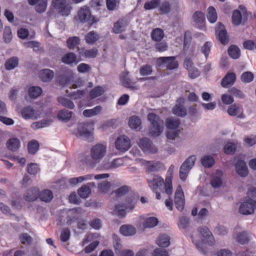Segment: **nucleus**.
<instances>
[{"mask_svg":"<svg viewBox=\"0 0 256 256\" xmlns=\"http://www.w3.org/2000/svg\"><path fill=\"white\" fill-rule=\"evenodd\" d=\"M52 5L62 16H68L72 10L68 0H52Z\"/></svg>","mask_w":256,"mask_h":256,"instance_id":"nucleus-5","label":"nucleus"},{"mask_svg":"<svg viewBox=\"0 0 256 256\" xmlns=\"http://www.w3.org/2000/svg\"><path fill=\"white\" fill-rule=\"evenodd\" d=\"M256 210V201L248 198L242 202L240 206L239 212L244 215H250L253 214Z\"/></svg>","mask_w":256,"mask_h":256,"instance_id":"nucleus-7","label":"nucleus"},{"mask_svg":"<svg viewBox=\"0 0 256 256\" xmlns=\"http://www.w3.org/2000/svg\"><path fill=\"white\" fill-rule=\"evenodd\" d=\"M72 112L66 109H62L60 110L58 114V118L59 120L68 122L72 116Z\"/></svg>","mask_w":256,"mask_h":256,"instance_id":"nucleus-39","label":"nucleus"},{"mask_svg":"<svg viewBox=\"0 0 256 256\" xmlns=\"http://www.w3.org/2000/svg\"><path fill=\"white\" fill-rule=\"evenodd\" d=\"M49 120H44L39 122H33L31 124L30 127L33 130H37L49 126L51 122Z\"/></svg>","mask_w":256,"mask_h":256,"instance_id":"nucleus-45","label":"nucleus"},{"mask_svg":"<svg viewBox=\"0 0 256 256\" xmlns=\"http://www.w3.org/2000/svg\"><path fill=\"white\" fill-rule=\"evenodd\" d=\"M207 18L211 23H214L216 21L218 18L217 14L214 7L210 6L208 8Z\"/></svg>","mask_w":256,"mask_h":256,"instance_id":"nucleus-48","label":"nucleus"},{"mask_svg":"<svg viewBox=\"0 0 256 256\" xmlns=\"http://www.w3.org/2000/svg\"><path fill=\"white\" fill-rule=\"evenodd\" d=\"M107 152L106 145L98 144L92 146L90 152V159L86 162L90 166H95L105 156Z\"/></svg>","mask_w":256,"mask_h":256,"instance_id":"nucleus-2","label":"nucleus"},{"mask_svg":"<svg viewBox=\"0 0 256 256\" xmlns=\"http://www.w3.org/2000/svg\"><path fill=\"white\" fill-rule=\"evenodd\" d=\"M20 238L22 244L25 245H28L32 242V237L26 233L21 234L20 236Z\"/></svg>","mask_w":256,"mask_h":256,"instance_id":"nucleus-64","label":"nucleus"},{"mask_svg":"<svg viewBox=\"0 0 256 256\" xmlns=\"http://www.w3.org/2000/svg\"><path fill=\"white\" fill-rule=\"evenodd\" d=\"M192 238L196 246L203 254L206 253L204 244L213 246L215 243L214 238L212 232L206 226L199 228L198 230V236H192Z\"/></svg>","mask_w":256,"mask_h":256,"instance_id":"nucleus-1","label":"nucleus"},{"mask_svg":"<svg viewBox=\"0 0 256 256\" xmlns=\"http://www.w3.org/2000/svg\"><path fill=\"white\" fill-rule=\"evenodd\" d=\"M134 204L135 202H133L129 206L120 204L116 205L114 206V212L121 218L124 217L126 214L125 210L129 209L130 210H132L134 208Z\"/></svg>","mask_w":256,"mask_h":256,"instance_id":"nucleus-21","label":"nucleus"},{"mask_svg":"<svg viewBox=\"0 0 256 256\" xmlns=\"http://www.w3.org/2000/svg\"><path fill=\"white\" fill-rule=\"evenodd\" d=\"M172 176H168L166 178L164 184L165 192L168 195H171L172 193Z\"/></svg>","mask_w":256,"mask_h":256,"instance_id":"nucleus-55","label":"nucleus"},{"mask_svg":"<svg viewBox=\"0 0 256 256\" xmlns=\"http://www.w3.org/2000/svg\"><path fill=\"white\" fill-rule=\"evenodd\" d=\"M240 8L242 11L241 13L238 10H235L232 14V20L234 25H239L242 21L244 22L246 20V12L245 8L243 6H240Z\"/></svg>","mask_w":256,"mask_h":256,"instance_id":"nucleus-15","label":"nucleus"},{"mask_svg":"<svg viewBox=\"0 0 256 256\" xmlns=\"http://www.w3.org/2000/svg\"><path fill=\"white\" fill-rule=\"evenodd\" d=\"M20 144V141L17 138H10L6 142V146L8 150L13 152L16 151L19 148Z\"/></svg>","mask_w":256,"mask_h":256,"instance_id":"nucleus-37","label":"nucleus"},{"mask_svg":"<svg viewBox=\"0 0 256 256\" xmlns=\"http://www.w3.org/2000/svg\"><path fill=\"white\" fill-rule=\"evenodd\" d=\"M92 126L88 124H80L78 127V134L80 137L87 140L92 138Z\"/></svg>","mask_w":256,"mask_h":256,"instance_id":"nucleus-11","label":"nucleus"},{"mask_svg":"<svg viewBox=\"0 0 256 256\" xmlns=\"http://www.w3.org/2000/svg\"><path fill=\"white\" fill-rule=\"evenodd\" d=\"M174 203L178 210L182 211L184 210L185 204L184 196L180 186H178L175 192Z\"/></svg>","mask_w":256,"mask_h":256,"instance_id":"nucleus-14","label":"nucleus"},{"mask_svg":"<svg viewBox=\"0 0 256 256\" xmlns=\"http://www.w3.org/2000/svg\"><path fill=\"white\" fill-rule=\"evenodd\" d=\"M80 44V38L77 36H72L68 38L66 40L67 46L73 50Z\"/></svg>","mask_w":256,"mask_h":256,"instance_id":"nucleus-50","label":"nucleus"},{"mask_svg":"<svg viewBox=\"0 0 256 256\" xmlns=\"http://www.w3.org/2000/svg\"><path fill=\"white\" fill-rule=\"evenodd\" d=\"M120 232L126 236H130L134 235L136 232V228L130 224H124L120 228Z\"/></svg>","mask_w":256,"mask_h":256,"instance_id":"nucleus-25","label":"nucleus"},{"mask_svg":"<svg viewBox=\"0 0 256 256\" xmlns=\"http://www.w3.org/2000/svg\"><path fill=\"white\" fill-rule=\"evenodd\" d=\"M236 149V144L232 142H227L224 147V151L226 154H234Z\"/></svg>","mask_w":256,"mask_h":256,"instance_id":"nucleus-58","label":"nucleus"},{"mask_svg":"<svg viewBox=\"0 0 256 256\" xmlns=\"http://www.w3.org/2000/svg\"><path fill=\"white\" fill-rule=\"evenodd\" d=\"M98 34L93 31L90 32L86 36V42L88 44H92L98 39Z\"/></svg>","mask_w":256,"mask_h":256,"instance_id":"nucleus-57","label":"nucleus"},{"mask_svg":"<svg viewBox=\"0 0 256 256\" xmlns=\"http://www.w3.org/2000/svg\"><path fill=\"white\" fill-rule=\"evenodd\" d=\"M21 116L26 120L38 118L34 108L31 106H26L22 108L21 110Z\"/></svg>","mask_w":256,"mask_h":256,"instance_id":"nucleus-20","label":"nucleus"},{"mask_svg":"<svg viewBox=\"0 0 256 256\" xmlns=\"http://www.w3.org/2000/svg\"><path fill=\"white\" fill-rule=\"evenodd\" d=\"M74 19L80 24L90 22V24H92L97 22L96 18L92 16L90 8L86 6H84L78 8Z\"/></svg>","mask_w":256,"mask_h":256,"instance_id":"nucleus-4","label":"nucleus"},{"mask_svg":"<svg viewBox=\"0 0 256 256\" xmlns=\"http://www.w3.org/2000/svg\"><path fill=\"white\" fill-rule=\"evenodd\" d=\"M98 188L99 192L103 193H107L110 191L111 185L108 181L104 180L98 184Z\"/></svg>","mask_w":256,"mask_h":256,"instance_id":"nucleus-49","label":"nucleus"},{"mask_svg":"<svg viewBox=\"0 0 256 256\" xmlns=\"http://www.w3.org/2000/svg\"><path fill=\"white\" fill-rule=\"evenodd\" d=\"M102 110L100 106H97L92 109L86 110L83 112V114L86 117H92L100 114Z\"/></svg>","mask_w":256,"mask_h":256,"instance_id":"nucleus-31","label":"nucleus"},{"mask_svg":"<svg viewBox=\"0 0 256 256\" xmlns=\"http://www.w3.org/2000/svg\"><path fill=\"white\" fill-rule=\"evenodd\" d=\"M159 222L157 218L150 216L147 218L143 223V226L145 228H151L156 226Z\"/></svg>","mask_w":256,"mask_h":256,"instance_id":"nucleus-34","label":"nucleus"},{"mask_svg":"<svg viewBox=\"0 0 256 256\" xmlns=\"http://www.w3.org/2000/svg\"><path fill=\"white\" fill-rule=\"evenodd\" d=\"M160 0H151L144 4V8L146 10H150L156 8L160 4Z\"/></svg>","mask_w":256,"mask_h":256,"instance_id":"nucleus-63","label":"nucleus"},{"mask_svg":"<svg viewBox=\"0 0 256 256\" xmlns=\"http://www.w3.org/2000/svg\"><path fill=\"white\" fill-rule=\"evenodd\" d=\"M156 64L158 66L165 67L168 70L176 68L178 64L174 56L160 57L156 60Z\"/></svg>","mask_w":256,"mask_h":256,"instance_id":"nucleus-8","label":"nucleus"},{"mask_svg":"<svg viewBox=\"0 0 256 256\" xmlns=\"http://www.w3.org/2000/svg\"><path fill=\"white\" fill-rule=\"evenodd\" d=\"M156 243L160 247H168L170 244V238L166 234H162L158 236Z\"/></svg>","mask_w":256,"mask_h":256,"instance_id":"nucleus-35","label":"nucleus"},{"mask_svg":"<svg viewBox=\"0 0 256 256\" xmlns=\"http://www.w3.org/2000/svg\"><path fill=\"white\" fill-rule=\"evenodd\" d=\"M78 194L81 198H86L91 194V190L88 186L83 184L78 189Z\"/></svg>","mask_w":256,"mask_h":256,"instance_id":"nucleus-40","label":"nucleus"},{"mask_svg":"<svg viewBox=\"0 0 256 256\" xmlns=\"http://www.w3.org/2000/svg\"><path fill=\"white\" fill-rule=\"evenodd\" d=\"M114 144L116 149L121 152H126L131 146L130 138L124 135L120 136L117 138Z\"/></svg>","mask_w":256,"mask_h":256,"instance_id":"nucleus-9","label":"nucleus"},{"mask_svg":"<svg viewBox=\"0 0 256 256\" xmlns=\"http://www.w3.org/2000/svg\"><path fill=\"white\" fill-rule=\"evenodd\" d=\"M48 0H40L37 2L35 9L37 12L42 13L46 9Z\"/></svg>","mask_w":256,"mask_h":256,"instance_id":"nucleus-51","label":"nucleus"},{"mask_svg":"<svg viewBox=\"0 0 256 256\" xmlns=\"http://www.w3.org/2000/svg\"><path fill=\"white\" fill-rule=\"evenodd\" d=\"M201 164L205 168H211L214 164V160L210 156H204L201 159Z\"/></svg>","mask_w":256,"mask_h":256,"instance_id":"nucleus-47","label":"nucleus"},{"mask_svg":"<svg viewBox=\"0 0 256 256\" xmlns=\"http://www.w3.org/2000/svg\"><path fill=\"white\" fill-rule=\"evenodd\" d=\"M18 59L17 57H12L8 59L5 63V68L7 70L14 68L18 66Z\"/></svg>","mask_w":256,"mask_h":256,"instance_id":"nucleus-44","label":"nucleus"},{"mask_svg":"<svg viewBox=\"0 0 256 256\" xmlns=\"http://www.w3.org/2000/svg\"><path fill=\"white\" fill-rule=\"evenodd\" d=\"M236 80V75L234 73H228L222 79L221 84L224 88H228L232 85Z\"/></svg>","mask_w":256,"mask_h":256,"instance_id":"nucleus-24","label":"nucleus"},{"mask_svg":"<svg viewBox=\"0 0 256 256\" xmlns=\"http://www.w3.org/2000/svg\"><path fill=\"white\" fill-rule=\"evenodd\" d=\"M148 119L151 124L148 135L152 137H156L161 134L164 130V122L154 113H150Z\"/></svg>","mask_w":256,"mask_h":256,"instance_id":"nucleus-3","label":"nucleus"},{"mask_svg":"<svg viewBox=\"0 0 256 256\" xmlns=\"http://www.w3.org/2000/svg\"><path fill=\"white\" fill-rule=\"evenodd\" d=\"M164 36V32L160 28H156L152 30L151 33V37L153 40L156 42L160 41Z\"/></svg>","mask_w":256,"mask_h":256,"instance_id":"nucleus-42","label":"nucleus"},{"mask_svg":"<svg viewBox=\"0 0 256 256\" xmlns=\"http://www.w3.org/2000/svg\"><path fill=\"white\" fill-rule=\"evenodd\" d=\"M254 78V74L250 72H246L242 74L240 80L244 83L251 82Z\"/></svg>","mask_w":256,"mask_h":256,"instance_id":"nucleus-61","label":"nucleus"},{"mask_svg":"<svg viewBox=\"0 0 256 256\" xmlns=\"http://www.w3.org/2000/svg\"><path fill=\"white\" fill-rule=\"evenodd\" d=\"M54 76V73L52 70L50 69H44L41 70L40 72V78L44 82L50 81Z\"/></svg>","mask_w":256,"mask_h":256,"instance_id":"nucleus-26","label":"nucleus"},{"mask_svg":"<svg viewBox=\"0 0 256 256\" xmlns=\"http://www.w3.org/2000/svg\"><path fill=\"white\" fill-rule=\"evenodd\" d=\"M78 50L79 54L82 56H84L88 58H94L98 54V50L96 48H93L90 50H86L84 48H78Z\"/></svg>","mask_w":256,"mask_h":256,"instance_id":"nucleus-23","label":"nucleus"},{"mask_svg":"<svg viewBox=\"0 0 256 256\" xmlns=\"http://www.w3.org/2000/svg\"><path fill=\"white\" fill-rule=\"evenodd\" d=\"M84 210L81 208L78 207L68 212L66 224L70 225L76 222L84 214Z\"/></svg>","mask_w":256,"mask_h":256,"instance_id":"nucleus-13","label":"nucleus"},{"mask_svg":"<svg viewBox=\"0 0 256 256\" xmlns=\"http://www.w3.org/2000/svg\"><path fill=\"white\" fill-rule=\"evenodd\" d=\"M28 152L34 154L39 148L38 142L36 140H32L28 143Z\"/></svg>","mask_w":256,"mask_h":256,"instance_id":"nucleus-52","label":"nucleus"},{"mask_svg":"<svg viewBox=\"0 0 256 256\" xmlns=\"http://www.w3.org/2000/svg\"><path fill=\"white\" fill-rule=\"evenodd\" d=\"M62 61L66 64H72L78 62L76 61V56L73 52H68L64 55L62 58Z\"/></svg>","mask_w":256,"mask_h":256,"instance_id":"nucleus-43","label":"nucleus"},{"mask_svg":"<svg viewBox=\"0 0 256 256\" xmlns=\"http://www.w3.org/2000/svg\"><path fill=\"white\" fill-rule=\"evenodd\" d=\"M227 112L229 115L239 118H244L246 117L242 108L236 104L230 105L228 108Z\"/></svg>","mask_w":256,"mask_h":256,"instance_id":"nucleus-19","label":"nucleus"},{"mask_svg":"<svg viewBox=\"0 0 256 256\" xmlns=\"http://www.w3.org/2000/svg\"><path fill=\"white\" fill-rule=\"evenodd\" d=\"M110 176V174H100L94 175L92 174H86L83 176H80V180L81 183L84 181L90 180L94 178L96 180L98 179H104L106 178H108Z\"/></svg>","mask_w":256,"mask_h":256,"instance_id":"nucleus-32","label":"nucleus"},{"mask_svg":"<svg viewBox=\"0 0 256 256\" xmlns=\"http://www.w3.org/2000/svg\"><path fill=\"white\" fill-rule=\"evenodd\" d=\"M192 20L197 24H202L205 20L204 15L200 12H196L192 16Z\"/></svg>","mask_w":256,"mask_h":256,"instance_id":"nucleus-60","label":"nucleus"},{"mask_svg":"<svg viewBox=\"0 0 256 256\" xmlns=\"http://www.w3.org/2000/svg\"><path fill=\"white\" fill-rule=\"evenodd\" d=\"M163 184V179L158 176H154L152 180L148 182L150 187L153 190L157 189L158 187L162 186Z\"/></svg>","mask_w":256,"mask_h":256,"instance_id":"nucleus-36","label":"nucleus"},{"mask_svg":"<svg viewBox=\"0 0 256 256\" xmlns=\"http://www.w3.org/2000/svg\"><path fill=\"white\" fill-rule=\"evenodd\" d=\"M196 159L194 155L190 156L182 164L180 170V177L182 180L186 179L190 170L194 165Z\"/></svg>","mask_w":256,"mask_h":256,"instance_id":"nucleus-6","label":"nucleus"},{"mask_svg":"<svg viewBox=\"0 0 256 256\" xmlns=\"http://www.w3.org/2000/svg\"><path fill=\"white\" fill-rule=\"evenodd\" d=\"M229 56L233 59H237L240 56V50L236 46H230L228 50Z\"/></svg>","mask_w":256,"mask_h":256,"instance_id":"nucleus-53","label":"nucleus"},{"mask_svg":"<svg viewBox=\"0 0 256 256\" xmlns=\"http://www.w3.org/2000/svg\"><path fill=\"white\" fill-rule=\"evenodd\" d=\"M234 162L236 173L241 177H246L248 170L245 162L240 158H234Z\"/></svg>","mask_w":256,"mask_h":256,"instance_id":"nucleus-10","label":"nucleus"},{"mask_svg":"<svg viewBox=\"0 0 256 256\" xmlns=\"http://www.w3.org/2000/svg\"><path fill=\"white\" fill-rule=\"evenodd\" d=\"M185 100L183 98H180L177 101V104L174 108L172 112L174 114L180 116H184L186 114V111L185 108L184 106V104Z\"/></svg>","mask_w":256,"mask_h":256,"instance_id":"nucleus-18","label":"nucleus"},{"mask_svg":"<svg viewBox=\"0 0 256 256\" xmlns=\"http://www.w3.org/2000/svg\"><path fill=\"white\" fill-rule=\"evenodd\" d=\"M124 160L122 158H116L110 162L104 164V167L106 170L116 168L124 164Z\"/></svg>","mask_w":256,"mask_h":256,"instance_id":"nucleus-27","label":"nucleus"},{"mask_svg":"<svg viewBox=\"0 0 256 256\" xmlns=\"http://www.w3.org/2000/svg\"><path fill=\"white\" fill-rule=\"evenodd\" d=\"M38 198L42 202H49L52 200L54 196L51 190L46 189L39 192Z\"/></svg>","mask_w":256,"mask_h":256,"instance_id":"nucleus-30","label":"nucleus"},{"mask_svg":"<svg viewBox=\"0 0 256 256\" xmlns=\"http://www.w3.org/2000/svg\"><path fill=\"white\" fill-rule=\"evenodd\" d=\"M234 238L240 244H244L249 240L248 234L246 232H242L234 236Z\"/></svg>","mask_w":256,"mask_h":256,"instance_id":"nucleus-38","label":"nucleus"},{"mask_svg":"<svg viewBox=\"0 0 256 256\" xmlns=\"http://www.w3.org/2000/svg\"><path fill=\"white\" fill-rule=\"evenodd\" d=\"M140 147L147 154H155L158 152L157 148L154 146L148 138L142 139L139 142Z\"/></svg>","mask_w":256,"mask_h":256,"instance_id":"nucleus-12","label":"nucleus"},{"mask_svg":"<svg viewBox=\"0 0 256 256\" xmlns=\"http://www.w3.org/2000/svg\"><path fill=\"white\" fill-rule=\"evenodd\" d=\"M57 100L60 104L67 108L72 110L75 107L74 104L72 100L64 96H58Z\"/></svg>","mask_w":256,"mask_h":256,"instance_id":"nucleus-33","label":"nucleus"},{"mask_svg":"<svg viewBox=\"0 0 256 256\" xmlns=\"http://www.w3.org/2000/svg\"><path fill=\"white\" fill-rule=\"evenodd\" d=\"M180 130H167L166 132V136L169 140H175L179 135Z\"/></svg>","mask_w":256,"mask_h":256,"instance_id":"nucleus-62","label":"nucleus"},{"mask_svg":"<svg viewBox=\"0 0 256 256\" xmlns=\"http://www.w3.org/2000/svg\"><path fill=\"white\" fill-rule=\"evenodd\" d=\"M104 92V89L102 86H96L90 90V96L92 99H94L102 96Z\"/></svg>","mask_w":256,"mask_h":256,"instance_id":"nucleus-46","label":"nucleus"},{"mask_svg":"<svg viewBox=\"0 0 256 256\" xmlns=\"http://www.w3.org/2000/svg\"><path fill=\"white\" fill-rule=\"evenodd\" d=\"M130 126L132 128H136L141 124V120L138 116H133L130 118Z\"/></svg>","mask_w":256,"mask_h":256,"instance_id":"nucleus-56","label":"nucleus"},{"mask_svg":"<svg viewBox=\"0 0 256 256\" xmlns=\"http://www.w3.org/2000/svg\"><path fill=\"white\" fill-rule=\"evenodd\" d=\"M39 194L38 188L34 187L27 190L24 194V198L27 202H34L38 199Z\"/></svg>","mask_w":256,"mask_h":256,"instance_id":"nucleus-17","label":"nucleus"},{"mask_svg":"<svg viewBox=\"0 0 256 256\" xmlns=\"http://www.w3.org/2000/svg\"><path fill=\"white\" fill-rule=\"evenodd\" d=\"M12 38L11 29L9 26H6L3 34L4 40L6 43H10Z\"/></svg>","mask_w":256,"mask_h":256,"instance_id":"nucleus-59","label":"nucleus"},{"mask_svg":"<svg viewBox=\"0 0 256 256\" xmlns=\"http://www.w3.org/2000/svg\"><path fill=\"white\" fill-rule=\"evenodd\" d=\"M222 171H218L214 174L210 180L211 184L213 188H217L222 184Z\"/></svg>","mask_w":256,"mask_h":256,"instance_id":"nucleus-28","label":"nucleus"},{"mask_svg":"<svg viewBox=\"0 0 256 256\" xmlns=\"http://www.w3.org/2000/svg\"><path fill=\"white\" fill-rule=\"evenodd\" d=\"M180 122L178 118H169L166 121V128L167 130H180L179 126Z\"/></svg>","mask_w":256,"mask_h":256,"instance_id":"nucleus-29","label":"nucleus"},{"mask_svg":"<svg viewBox=\"0 0 256 256\" xmlns=\"http://www.w3.org/2000/svg\"><path fill=\"white\" fill-rule=\"evenodd\" d=\"M126 26V22L122 19L119 20L114 23L113 30L116 34H120L124 30Z\"/></svg>","mask_w":256,"mask_h":256,"instance_id":"nucleus-41","label":"nucleus"},{"mask_svg":"<svg viewBox=\"0 0 256 256\" xmlns=\"http://www.w3.org/2000/svg\"><path fill=\"white\" fill-rule=\"evenodd\" d=\"M122 84L124 86L131 90H138L139 87L135 85V82H132L128 77V72H124L120 78Z\"/></svg>","mask_w":256,"mask_h":256,"instance_id":"nucleus-22","label":"nucleus"},{"mask_svg":"<svg viewBox=\"0 0 256 256\" xmlns=\"http://www.w3.org/2000/svg\"><path fill=\"white\" fill-rule=\"evenodd\" d=\"M216 32L220 41L222 44H225L228 42V36L224 25L220 23H218Z\"/></svg>","mask_w":256,"mask_h":256,"instance_id":"nucleus-16","label":"nucleus"},{"mask_svg":"<svg viewBox=\"0 0 256 256\" xmlns=\"http://www.w3.org/2000/svg\"><path fill=\"white\" fill-rule=\"evenodd\" d=\"M42 89L39 86H32L30 88L28 94L30 98H36L40 95Z\"/></svg>","mask_w":256,"mask_h":256,"instance_id":"nucleus-54","label":"nucleus"}]
</instances>
